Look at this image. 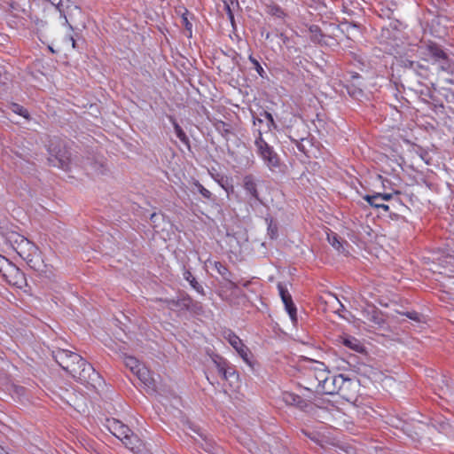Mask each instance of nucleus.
Segmentation results:
<instances>
[{"mask_svg": "<svg viewBox=\"0 0 454 454\" xmlns=\"http://www.w3.org/2000/svg\"><path fill=\"white\" fill-rule=\"evenodd\" d=\"M416 56L419 60H411L407 58L401 59V65L404 68L403 82L409 90L426 100V98L431 94L430 88L425 82L430 74L427 64L445 59L446 54L434 43H428L417 47Z\"/></svg>", "mask_w": 454, "mask_h": 454, "instance_id": "1", "label": "nucleus"}, {"mask_svg": "<svg viewBox=\"0 0 454 454\" xmlns=\"http://www.w3.org/2000/svg\"><path fill=\"white\" fill-rule=\"evenodd\" d=\"M6 242L24 259L30 268L36 271H46V265L42 258L39 248L30 240L17 232H10Z\"/></svg>", "mask_w": 454, "mask_h": 454, "instance_id": "2", "label": "nucleus"}, {"mask_svg": "<svg viewBox=\"0 0 454 454\" xmlns=\"http://www.w3.org/2000/svg\"><path fill=\"white\" fill-rule=\"evenodd\" d=\"M317 394L335 395L338 394L344 399L349 401L355 395L356 383L342 374L328 373L327 380L324 381L321 387L318 386Z\"/></svg>", "mask_w": 454, "mask_h": 454, "instance_id": "3", "label": "nucleus"}, {"mask_svg": "<svg viewBox=\"0 0 454 454\" xmlns=\"http://www.w3.org/2000/svg\"><path fill=\"white\" fill-rule=\"evenodd\" d=\"M308 365L305 367L304 377H303V387L311 392L317 394L318 386L324 383L327 380L328 373L330 371L327 370L324 363L306 359Z\"/></svg>", "mask_w": 454, "mask_h": 454, "instance_id": "4", "label": "nucleus"}, {"mask_svg": "<svg viewBox=\"0 0 454 454\" xmlns=\"http://www.w3.org/2000/svg\"><path fill=\"white\" fill-rule=\"evenodd\" d=\"M48 153L50 155L48 160L51 165L65 170L69 169L71 154L59 139L55 138L50 141Z\"/></svg>", "mask_w": 454, "mask_h": 454, "instance_id": "5", "label": "nucleus"}, {"mask_svg": "<svg viewBox=\"0 0 454 454\" xmlns=\"http://www.w3.org/2000/svg\"><path fill=\"white\" fill-rule=\"evenodd\" d=\"M53 357L63 370L70 374H72L74 371H76V365L82 361L80 355L66 349L53 351Z\"/></svg>", "mask_w": 454, "mask_h": 454, "instance_id": "6", "label": "nucleus"}, {"mask_svg": "<svg viewBox=\"0 0 454 454\" xmlns=\"http://www.w3.org/2000/svg\"><path fill=\"white\" fill-rule=\"evenodd\" d=\"M71 375L82 384H93L99 380V375L92 365L82 358L76 365V371H74Z\"/></svg>", "mask_w": 454, "mask_h": 454, "instance_id": "7", "label": "nucleus"}, {"mask_svg": "<svg viewBox=\"0 0 454 454\" xmlns=\"http://www.w3.org/2000/svg\"><path fill=\"white\" fill-rule=\"evenodd\" d=\"M255 146L257 153L262 158L264 163L270 168H274L278 167L279 159L278 154L273 149L262 139V133L259 132V137L255 140Z\"/></svg>", "mask_w": 454, "mask_h": 454, "instance_id": "8", "label": "nucleus"}, {"mask_svg": "<svg viewBox=\"0 0 454 454\" xmlns=\"http://www.w3.org/2000/svg\"><path fill=\"white\" fill-rule=\"evenodd\" d=\"M169 309H185L195 314L202 312V306L200 302L194 301L189 295L181 294L176 300H165Z\"/></svg>", "mask_w": 454, "mask_h": 454, "instance_id": "9", "label": "nucleus"}, {"mask_svg": "<svg viewBox=\"0 0 454 454\" xmlns=\"http://www.w3.org/2000/svg\"><path fill=\"white\" fill-rule=\"evenodd\" d=\"M225 339L233 347V348H235V350L239 353L242 359L247 364H250L249 349L242 343V340L232 332H229L225 335Z\"/></svg>", "mask_w": 454, "mask_h": 454, "instance_id": "10", "label": "nucleus"}, {"mask_svg": "<svg viewBox=\"0 0 454 454\" xmlns=\"http://www.w3.org/2000/svg\"><path fill=\"white\" fill-rule=\"evenodd\" d=\"M122 443L136 454H150L143 441L133 432L123 440Z\"/></svg>", "mask_w": 454, "mask_h": 454, "instance_id": "11", "label": "nucleus"}, {"mask_svg": "<svg viewBox=\"0 0 454 454\" xmlns=\"http://www.w3.org/2000/svg\"><path fill=\"white\" fill-rule=\"evenodd\" d=\"M391 193H376L374 195H365L364 199L373 207L382 208L384 211H388L390 206L385 204V201H388L392 199Z\"/></svg>", "mask_w": 454, "mask_h": 454, "instance_id": "12", "label": "nucleus"}, {"mask_svg": "<svg viewBox=\"0 0 454 454\" xmlns=\"http://www.w3.org/2000/svg\"><path fill=\"white\" fill-rule=\"evenodd\" d=\"M278 289L279 292V295L282 299L283 303L285 304L286 309L288 312L290 318L293 322L296 321V308L293 302L292 296L289 294L288 290L279 283L278 285Z\"/></svg>", "mask_w": 454, "mask_h": 454, "instance_id": "13", "label": "nucleus"}, {"mask_svg": "<svg viewBox=\"0 0 454 454\" xmlns=\"http://www.w3.org/2000/svg\"><path fill=\"white\" fill-rule=\"evenodd\" d=\"M108 428L110 432L121 442L132 433L128 426L116 419L108 420Z\"/></svg>", "mask_w": 454, "mask_h": 454, "instance_id": "14", "label": "nucleus"}, {"mask_svg": "<svg viewBox=\"0 0 454 454\" xmlns=\"http://www.w3.org/2000/svg\"><path fill=\"white\" fill-rule=\"evenodd\" d=\"M243 187L246 192L256 201H260L259 193L257 191V183L252 175H247L243 178Z\"/></svg>", "mask_w": 454, "mask_h": 454, "instance_id": "15", "label": "nucleus"}, {"mask_svg": "<svg viewBox=\"0 0 454 454\" xmlns=\"http://www.w3.org/2000/svg\"><path fill=\"white\" fill-rule=\"evenodd\" d=\"M138 380L148 388L154 389L155 387V380L152 376L150 371L143 364L139 367L138 370L134 373Z\"/></svg>", "mask_w": 454, "mask_h": 454, "instance_id": "16", "label": "nucleus"}, {"mask_svg": "<svg viewBox=\"0 0 454 454\" xmlns=\"http://www.w3.org/2000/svg\"><path fill=\"white\" fill-rule=\"evenodd\" d=\"M282 400L287 405L295 406L300 409H304L307 406V402L300 395L286 391L282 394Z\"/></svg>", "mask_w": 454, "mask_h": 454, "instance_id": "17", "label": "nucleus"}, {"mask_svg": "<svg viewBox=\"0 0 454 454\" xmlns=\"http://www.w3.org/2000/svg\"><path fill=\"white\" fill-rule=\"evenodd\" d=\"M7 278V281L18 287H21L25 283L24 274L16 267L12 266L8 271L7 275H4Z\"/></svg>", "mask_w": 454, "mask_h": 454, "instance_id": "18", "label": "nucleus"}, {"mask_svg": "<svg viewBox=\"0 0 454 454\" xmlns=\"http://www.w3.org/2000/svg\"><path fill=\"white\" fill-rule=\"evenodd\" d=\"M328 242L335 248L338 252L348 254L344 245H348L346 241L340 240V239L333 232L327 234Z\"/></svg>", "mask_w": 454, "mask_h": 454, "instance_id": "19", "label": "nucleus"}, {"mask_svg": "<svg viewBox=\"0 0 454 454\" xmlns=\"http://www.w3.org/2000/svg\"><path fill=\"white\" fill-rule=\"evenodd\" d=\"M310 38L313 42L320 44H327L326 36L323 35L321 29L317 26H311L309 27Z\"/></svg>", "mask_w": 454, "mask_h": 454, "instance_id": "20", "label": "nucleus"}, {"mask_svg": "<svg viewBox=\"0 0 454 454\" xmlns=\"http://www.w3.org/2000/svg\"><path fill=\"white\" fill-rule=\"evenodd\" d=\"M123 363L133 374L143 365L136 357L126 355L123 356Z\"/></svg>", "mask_w": 454, "mask_h": 454, "instance_id": "21", "label": "nucleus"}, {"mask_svg": "<svg viewBox=\"0 0 454 454\" xmlns=\"http://www.w3.org/2000/svg\"><path fill=\"white\" fill-rule=\"evenodd\" d=\"M184 278L185 280H187L191 286L200 294H204V290L202 286L197 282L193 275L190 270H184Z\"/></svg>", "mask_w": 454, "mask_h": 454, "instance_id": "22", "label": "nucleus"}, {"mask_svg": "<svg viewBox=\"0 0 454 454\" xmlns=\"http://www.w3.org/2000/svg\"><path fill=\"white\" fill-rule=\"evenodd\" d=\"M342 343L355 351H361L363 349L362 345L358 340L352 337H345L342 339Z\"/></svg>", "mask_w": 454, "mask_h": 454, "instance_id": "23", "label": "nucleus"}, {"mask_svg": "<svg viewBox=\"0 0 454 454\" xmlns=\"http://www.w3.org/2000/svg\"><path fill=\"white\" fill-rule=\"evenodd\" d=\"M173 125L175 129V132L176 137L185 145H189V138L187 137L186 134L183 130V129L178 125L177 122L173 121Z\"/></svg>", "mask_w": 454, "mask_h": 454, "instance_id": "24", "label": "nucleus"}, {"mask_svg": "<svg viewBox=\"0 0 454 454\" xmlns=\"http://www.w3.org/2000/svg\"><path fill=\"white\" fill-rule=\"evenodd\" d=\"M193 185L197 188V191L201 194L205 199H210L212 193L206 189L199 181L193 180Z\"/></svg>", "mask_w": 454, "mask_h": 454, "instance_id": "25", "label": "nucleus"}, {"mask_svg": "<svg viewBox=\"0 0 454 454\" xmlns=\"http://www.w3.org/2000/svg\"><path fill=\"white\" fill-rule=\"evenodd\" d=\"M327 302L332 306L336 313H340V308L344 309L343 304H341L335 295L331 294Z\"/></svg>", "mask_w": 454, "mask_h": 454, "instance_id": "26", "label": "nucleus"}, {"mask_svg": "<svg viewBox=\"0 0 454 454\" xmlns=\"http://www.w3.org/2000/svg\"><path fill=\"white\" fill-rule=\"evenodd\" d=\"M214 364L216 366L218 373L223 377V379H228V372L225 368V363L222 361L214 360Z\"/></svg>", "mask_w": 454, "mask_h": 454, "instance_id": "27", "label": "nucleus"}, {"mask_svg": "<svg viewBox=\"0 0 454 454\" xmlns=\"http://www.w3.org/2000/svg\"><path fill=\"white\" fill-rule=\"evenodd\" d=\"M12 110L15 114H18L19 115L23 116L26 119L29 118V114H28L27 110L25 109L23 106L18 105V104H13L12 106Z\"/></svg>", "mask_w": 454, "mask_h": 454, "instance_id": "28", "label": "nucleus"}, {"mask_svg": "<svg viewBox=\"0 0 454 454\" xmlns=\"http://www.w3.org/2000/svg\"><path fill=\"white\" fill-rule=\"evenodd\" d=\"M268 12L270 15L276 16L278 18H282L285 15L283 10L278 5H269Z\"/></svg>", "mask_w": 454, "mask_h": 454, "instance_id": "29", "label": "nucleus"}, {"mask_svg": "<svg viewBox=\"0 0 454 454\" xmlns=\"http://www.w3.org/2000/svg\"><path fill=\"white\" fill-rule=\"evenodd\" d=\"M216 129L224 136H227L229 133H231L230 126L223 121L216 123Z\"/></svg>", "mask_w": 454, "mask_h": 454, "instance_id": "30", "label": "nucleus"}, {"mask_svg": "<svg viewBox=\"0 0 454 454\" xmlns=\"http://www.w3.org/2000/svg\"><path fill=\"white\" fill-rule=\"evenodd\" d=\"M150 220L153 223V227L156 229L158 227V223L164 220V216L160 214L153 213L151 215Z\"/></svg>", "mask_w": 454, "mask_h": 454, "instance_id": "31", "label": "nucleus"}, {"mask_svg": "<svg viewBox=\"0 0 454 454\" xmlns=\"http://www.w3.org/2000/svg\"><path fill=\"white\" fill-rule=\"evenodd\" d=\"M268 234L270 235V239H275L278 235V227L272 223L271 220L268 225Z\"/></svg>", "mask_w": 454, "mask_h": 454, "instance_id": "32", "label": "nucleus"}, {"mask_svg": "<svg viewBox=\"0 0 454 454\" xmlns=\"http://www.w3.org/2000/svg\"><path fill=\"white\" fill-rule=\"evenodd\" d=\"M215 267L217 270L218 273L222 276H226L228 273V270L225 266H223L221 262H215Z\"/></svg>", "mask_w": 454, "mask_h": 454, "instance_id": "33", "label": "nucleus"}, {"mask_svg": "<svg viewBox=\"0 0 454 454\" xmlns=\"http://www.w3.org/2000/svg\"><path fill=\"white\" fill-rule=\"evenodd\" d=\"M263 115H264V117H265V118L268 120V121H269V123H268V127H269V129H270V128H274V129H276V128H277V125H276V123H275V121H274V119H273L272 114H270V113H268V112H264V113H263Z\"/></svg>", "mask_w": 454, "mask_h": 454, "instance_id": "34", "label": "nucleus"}, {"mask_svg": "<svg viewBox=\"0 0 454 454\" xmlns=\"http://www.w3.org/2000/svg\"><path fill=\"white\" fill-rule=\"evenodd\" d=\"M404 315L408 318H410V319H411L413 321L420 322L421 316L419 313H417L416 311L406 312V313H404Z\"/></svg>", "mask_w": 454, "mask_h": 454, "instance_id": "35", "label": "nucleus"}, {"mask_svg": "<svg viewBox=\"0 0 454 454\" xmlns=\"http://www.w3.org/2000/svg\"><path fill=\"white\" fill-rule=\"evenodd\" d=\"M183 20V24L184 26L185 27V28L188 30V31H192V23L188 20L187 17H185L184 15L183 16L182 18Z\"/></svg>", "mask_w": 454, "mask_h": 454, "instance_id": "36", "label": "nucleus"}, {"mask_svg": "<svg viewBox=\"0 0 454 454\" xmlns=\"http://www.w3.org/2000/svg\"><path fill=\"white\" fill-rule=\"evenodd\" d=\"M448 288H449L450 292L454 295V278H452L449 280Z\"/></svg>", "mask_w": 454, "mask_h": 454, "instance_id": "37", "label": "nucleus"}, {"mask_svg": "<svg viewBox=\"0 0 454 454\" xmlns=\"http://www.w3.org/2000/svg\"><path fill=\"white\" fill-rule=\"evenodd\" d=\"M200 436L202 438V440L205 442V450L207 451H211V444L207 442L206 437H203V435L200 434Z\"/></svg>", "mask_w": 454, "mask_h": 454, "instance_id": "38", "label": "nucleus"}, {"mask_svg": "<svg viewBox=\"0 0 454 454\" xmlns=\"http://www.w3.org/2000/svg\"><path fill=\"white\" fill-rule=\"evenodd\" d=\"M372 313H373V315L372 316V319H371V321H372V322H373V323H375V324H380V318L375 315V314H376V311H375V310H373V311H372Z\"/></svg>", "mask_w": 454, "mask_h": 454, "instance_id": "39", "label": "nucleus"}, {"mask_svg": "<svg viewBox=\"0 0 454 454\" xmlns=\"http://www.w3.org/2000/svg\"><path fill=\"white\" fill-rule=\"evenodd\" d=\"M306 139L304 138H301V142H298V141H295L296 145H297V147L300 151H302L304 152V147H303V145H302V142H304Z\"/></svg>", "mask_w": 454, "mask_h": 454, "instance_id": "40", "label": "nucleus"}, {"mask_svg": "<svg viewBox=\"0 0 454 454\" xmlns=\"http://www.w3.org/2000/svg\"><path fill=\"white\" fill-rule=\"evenodd\" d=\"M262 120L258 117H254V124L257 125V123H262Z\"/></svg>", "mask_w": 454, "mask_h": 454, "instance_id": "41", "label": "nucleus"}, {"mask_svg": "<svg viewBox=\"0 0 454 454\" xmlns=\"http://www.w3.org/2000/svg\"><path fill=\"white\" fill-rule=\"evenodd\" d=\"M68 40L71 42L73 48H74L75 47V41H74V39L72 36H70V37H68Z\"/></svg>", "mask_w": 454, "mask_h": 454, "instance_id": "42", "label": "nucleus"}, {"mask_svg": "<svg viewBox=\"0 0 454 454\" xmlns=\"http://www.w3.org/2000/svg\"><path fill=\"white\" fill-rule=\"evenodd\" d=\"M0 454H8L2 446L0 447Z\"/></svg>", "mask_w": 454, "mask_h": 454, "instance_id": "43", "label": "nucleus"}, {"mask_svg": "<svg viewBox=\"0 0 454 454\" xmlns=\"http://www.w3.org/2000/svg\"><path fill=\"white\" fill-rule=\"evenodd\" d=\"M230 284H231V287H236L237 286V284L232 282V281H230Z\"/></svg>", "mask_w": 454, "mask_h": 454, "instance_id": "44", "label": "nucleus"}, {"mask_svg": "<svg viewBox=\"0 0 454 454\" xmlns=\"http://www.w3.org/2000/svg\"><path fill=\"white\" fill-rule=\"evenodd\" d=\"M254 62H255V64L258 66V71L262 70V67H261L259 66L258 62H257V61H255V60H254Z\"/></svg>", "mask_w": 454, "mask_h": 454, "instance_id": "45", "label": "nucleus"}, {"mask_svg": "<svg viewBox=\"0 0 454 454\" xmlns=\"http://www.w3.org/2000/svg\"><path fill=\"white\" fill-rule=\"evenodd\" d=\"M254 62H255V64L258 66V71L262 70V67H261L259 66L258 62H257V61H255V60H254Z\"/></svg>", "mask_w": 454, "mask_h": 454, "instance_id": "46", "label": "nucleus"}, {"mask_svg": "<svg viewBox=\"0 0 454 454\" xmlns=\"http://www.w3.org/2000/svg\"><path fill=\"white\" fill-rule=\"evenodd\" d=\"M248 284H249V281H247L246 283H244V285H243V286H248Z\"/></svg>", "mask_w": 454, "mask_h": 454, "instance_id": "47", "label": "nucleus"}, {"mask_svg": "<svg viewBox=\"0 0 454 454\" xmlns=\"http://www.w3.org/2000/svg\"><path fill=\"white\" fill-rule=\"evenodd\" d=\"M344 309H345V308H344V309L340 308V311H343Z\"/></svg>", "mask_w": 454, "mask_h": 454, "instance_id": "48", "label": "nucleus"}]
</instances>
